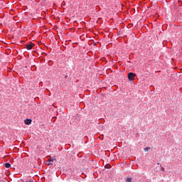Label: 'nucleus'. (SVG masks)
<instances>
[{
    "label": "nucleus",
    "instance_id": "nucleus-5",
    "mask_svg": "<svg viewBox=\"0 0 182 182\" xmlns=\"http://www.w3.org/2000/svg\"><path fill=\"white\" fill-rule=\"evenodd\" d=\"M5 167H6V168H9V167H11V164H9V163L5 164Z\"/></svg>",
    "mask_w": 182,
    "mask_h": 182
},
{
    "label": "nucleus",
    "instance_id": "nucleus-8",
    "mask_svg": "<svg viewBox=\"0 0 182 182\" xmlns=\"http://www.w3.org/2000/svg\"><path fill=\"white\" fill-rule=\"evenodd\" d=\"M162 170L164 171V168H162Z\"/></svg>",
    "mask_w": 182,
    "mask_h": 182
},
{
    "label": "nucleus",
    "instance_id": "nucleus-4",
    "mask_svg": "<svg viewBox=\"0 0 182 182\" xmlns=\"http://www.w3.org/2000/svg\"><path fill=\"white\" fill-rule=\"evenodd\" d=\"M53 164V159L48 160V162L47 163L48 166H52Z\"/></svg>",
    "mask_w": 182,
    "mask_h": 182
},
{
    "label": "nucleus",
    "instance_id": "nucleus-3",
    "mask_svg": "<svg viewBox=\"0 0 182 182\" xmlns=\"http://www.w3.org/2000/svg\"><path fill=\"white\" fill-rule=\"evenodd\" d=\"M24 123H25V124H27V125L31 124V123H32V119H26L24 121Z\"/></svg>",
    "mask_w": 182,
    "mask_h": 182
},
{
    "label": "nucleus",
    "instance_id": "nucleus-7",
    "mask_svg": "<svg viewBox=\"0 0 182 182\" xmlns=\"http://www.w3.org/2000/svg\"><path fill=\"white\" fill-rule=\"evenodd\" d=\"M126 181H127V182H132V178H127L126 179Z\"/></svg>",
    "mask_w": 182,
    "mask_h": 182
},
{
    "label": "nucleus",
    "instance_id": "nucleus-9",
    "mask_svg": "<svg viewBox=\"0 0 182 182\" xmlns=\"http://www.w3.org/2000/svg\"><path fill=\"white\" fill-rule=\"evenodd\" d=\"M158 165H160V163H158Z\"/></svg>",
    "mask_w": 182,
    "mask_h": 182
},
{
    "label": "nucleus",
    "instance_id": "nucleus-2",
    "mask_svg": "<svg viewBox=\"0 0 182 182\" xmlns=\"http://www.w3.org/2000/svg\"><path fill=\"white\" fill-rule=\"evenodd\" d=\"M33 46H35V44H33V43L28 44V45H26V49L28 50H31V49H32V48H33Z\"/></svg>",
    "mask_w": 182,
    "mask_h": 182
},
{
    "label": "nucleus",
    "instance_id": "nucleus-1",
    "mask_svg": "<svg viewBox=\"0 0 182 182\" xmlns=\"http://www.w3.org/2000/svg\"><path fill=\"white\" fill-rule=\"evenodd\" d=\"M134 77H136V74L133 73H128V79L129 80H134Z\"/></svg>",
    "mask_w": 182,
    "mask_h": 182
},
{
    "label": "nucleus",
    "instance_id": "nucleus-6",
    "mask_svg": "<svg viewBox=\"0 0 182 182\" xmlns=\"http://www.w3.org/2000/svg\"><path fill=\"white\" fill-rule=\"evenodd\" d=\"M144 151H146V152H147V151H149V150H150V147H146V148H144Z\"/></svg>",
    "mask_w": 182,
    "mask_h": 182
}]
</instances>
